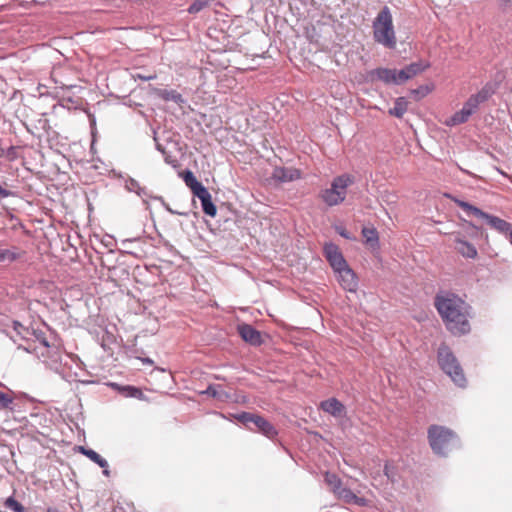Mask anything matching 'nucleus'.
<instances>
[{"instance_id": "obj_22", "label": "nucleus", "mask_w": 512, "mask_h": 512, "mask_svg": "<svg viewBox=\"0 0 512 512\" xmlns=\"http://www.w3.org/2000/svg\"><path fill=\"white\" fill-rule=\"evenodd\" d=\"M324 481L335 496L343 488L341 479L334 473L326 472Z\"/></svg>"}, {"instance_id": "obj_10", "label": "nucleus", "mask_w": 512, "mask_h": 512, "mask_svg": "<svg viewBox=\"0 0 512 512\" xmlns=\"http://www.w3.org/2000/svg\"><path fill=\"white\" fill-rule=\"evenodd\" d=\"M238 333L245 342L251 345H260L262 343L261 333L249 324L239 325Z\"/></svg>"}, {"instance_id": "obj_17", "label": "nucleus", "mask_w": 512, "mask_h": 512, "mask_svg": "<svg viewBox=\"0 0 512 512\" xmlns=\"http://www.w3.org/2000/svg\"><path fill=\"white\" fill-rule=\"evenodd\" d=\"M371 74L386 84L398 83L397 70L395 69L377 68Z\"/></svg>"}, {"instance_id": "obj_3", "label": "nucleus", "mask_w": 512, "mask_h": 512, "mask_svg": "<svg viewBox=\"0 0 512 512\" xmlns=\"http://www.w3.org/2000/svg\"><path fill=\"white\" fill-rule=\"evenodd\" d=\"M428 441L433 452L440 456H446L459 447L457 435L452 430L439 425H431L428 428Z\"/></svg>"}, {"instance_id": "obj_36", "label": "nucleus", "mask_w": 512, "mask_h": 512, "mask_svg": "<svg viewBox=\"0 0 512 512\" xmlns=\"http://www.w3.org/2000/svg\"><path fill=\"white\" fill-rule=\"evenodd\" d=\"M155 76H149L147 79H154Z\"/></svg>"}, {"instance_id": "obj_1", "label": "nucleus", "mask_w": 512, "mask_h": 512, "mask_svg": "<svg viewBox=\"0 0 512 512\" xmlns=\"http://www.w3.org/2000/svg\"><path fill=\"white\" fill-rule=\"evenodd\" d=\"M446 329L453 335H464L470 332L471 307L453 293L438 294L434 300Z\"/></svg>"}, {"instance_id": "obj_34", "label": "nucleus", "mask_w": 512, "mask_h": 512, "mask_svg": "<svg viewBox=\"0 0 512 512\" xmlns=\"http://www.w3.org/2000/svg\"><path fill=\"white\" fill-rule=\"evenodd\" d=\"M498 171H499V173H501L503 176H505V177H509V176L507 175V173H505L504 171H502V170H500V169H498Z\"/></svg>"}, {"instance_id": "obj_35", "label": "nucleus", "mask_w": 512, "mask_h": 512, "mask_svg": "<svg viewBox=\"0 0 512 512\" xmlns=\"http://www.w3.org/2000/svg\"><path fill=\"white\" fill-rule=\"evenodd\" d=\"M5 259V253H0V261Z\"/></svg>"}, {"instance_id": "obj_8", "label": "nucleus", "mask_w": 512, "mask_h": 512, "mask_svg": "<svg viewBox=\"0 0 512 512\" xmlns=\"http://www.w3.org/2000/svg\"><path fill=\"white\" fill-rule=\"evenodd\" d=\"M324 254L334 271L346 267L348 265L339 247L333 243L325 244Z\"/></svg>"}, {"instance_id": "obj_23", "label": "nucleus", "mask_w": 512, "mask_h": 512, "mask_svg": "<svg viewBox=\"0 0 512 512\" xmlns=\"http://www.w3.org/2000/svg\"><path fill=\"white\" fill-rule=\"evenodd\" d=\"M362 235L365 238L367 244L371 247H377L379 242L378 232L375 228L364 227L362 229Z\"/></svg>"}, {"instance_id": "obj_2", "label": "nucleus", "mask_w": 512, "mask_h": 512, "mask_svg": "<svg viewBox=\"0 0 512 512\" xmlns=\"http://www.w3.org/2000/svg\"><path fill=\"white\" fill-rule=\"evenodd\" d=\"M373 38L386 48L396 47L397 39L393 25V17L388 6H384L373 21Z\"/></svg>"}, {"instance_id": "obj_19", "label": "nucleus", "mask_w": 512, "mask_h": 512, "mask_svg": "<svg viewBox=\"0 0 512 512\" xmlns=\"http://www.w3.org/2000/svg\"><path fill=\"white\" fill-rule=\"evenodd\" d=\"M196 197L201 201L202 209L206 215L214 217L217 213L216 206L212 202V197L209 191L206 189L203 194H199Z\"/></svg>"}, {"instance_id": "obj_28", "label": "nucleus", "mask_w": 512, "mask_h": 512, "mask_svg": "<svg viewBox=\"0 0 512 512\" xmlns=\"http://www.w3.org/2000/svg\"><path fill=\"white\" fill-rule=\"evenodd\" d=\"M13 396L0 391V410L7 409L13 403Z\"/></svg>"}, {"instance_id": "obj_4", "label": "nucleus", "mask_w": 512, "mask_h": 512, "mask_svg": "<svg viewBox=\"0 0 512 512\" xmlns=\"http://www.w3.org/2000/svg\"><path fill=\"white\" fill-rule=\"evenodd\" d=\"M354 176L345 173L333 179L330 188L320 192L319 197L328 206H336L344 202L347 189L354 183Z\"/></svg>"}, {"instance_id": "obj_12", "label": "nucleus", "mask_w": 512, "mask_h": 512, "mask_svg": "<svg viewBox=\"0 0 512 512\" xmlns=\"http://www.w3.org/2000/svg\"><path fill=\"white\" fill-rule=\"evenodd\" d=\"M320 407L324 412L329 413L334 417L344 416L346 412L345 406L336 398H330L322 401Z\"/></svg>"}, {"instance_id": "obj_33", "label": "nucleus", "mask_w": 512, "mask_h": 512, "mask_svg": "<svg viewBox=\"0 0 512 512\" xmlns=\"http://www.w3.org/2000/svg\"><path fill=\"white\" fill-rule=\"evenodd\" d=\"M18 327H19V328H23V326H22L20 323H17V322H16V323H15V325H14V329H15V330H18Z\"/></svg>"}, {"instance_id": "obj_13", "label": "nucleus", "mask_w": 512, "mask_h": 512, "mask_svg": "<svg viewBox=\"0 0 512 512\" xmlns=\"http://www.w3.org/2000/svg\"><path fill=\"white\" fill-rule=\"evenodd\" d=\"M427 68V65H422L421 63H412L400 71H397L398 83L404 82L408 79L413 78L417 74L421 73Z\"/></svg>"}, {"instance_id": "obj_30", "label": "nucleus", "mask_w": 512, "mask_h": 512, "mask_svg": "<svg viewBox=\"0 0 512 512\" xmlns=\"http://www.w3.org/2000/svg\"><path fill=\"white\" fill-rule=\"evenodd\" d=\"M11 195V192L7 189L3 188L2 185H0V198H6Z\"/></svg>"}, {"instance_id": "obj_6", "label": "nucleus", "mask_w": 512, "mask_h": 512, "mask_svg": "<svg viewBox=\"0 0 512 512\" xmlns=\"http://www.w3.org/2000/svg\"><path fill=\"white\" fill-rule=\"evenodd\" d=\"M490 96L488 89H482L477 94L471 95L464 103L461 110L454 113L451 117L444 121L446 126L452 127L468 121L469 117L476 112L479 105L485 102Z\"/></svg>"}, {"instance_id": "obj_21", "label": "nucleus", "mask_w": 512, "mask_h": 512, "mask_svg": "<svg viewBox=\"0 0 512 512\" xmlns=\"http://www.w3.org/2000/svg\"><path fill=\"white\" fill-rule=\"evenodd\" d=\"M80 451L91 461L98 464L101 468H104V473L106 475L108 474V470L106 469L108 468V462L104 458H102L97 452H95L92 449H86L84 447H80Z\"/></svg>"}, {"instance_id": "obj_32", "label": "nucleus", "mask_w": 512, "mask_h": 512, "mask_svg": "<svg viewBox=\"0 0 512 512\" xmlns=\"http://www.w3.org/2000/svg\"><path fill=\"white\" fill-rule=\"evenodd\" d=\"M131 389L133 391V393H132L133 396H136L137 394L141 393V391L139 389H137V388H131Z\"/></svg>"}, {"instance_id": "obj_18", "label": "nucleus", "mask_w": 512, "mask_h": 512, "mask_svg": "<svg viewBox=\"0 0 512 512\" xmlns=\"http://www.w3.org/2000/svg\"><path fill=\"white\" fill-rule=\"evenodd\" d=\"M254 425L259 432L268 438H273L277 435L275 427L262 416L256 415Z\"/></svg>"}, {"instance_id": "obj_11", "label": "nucleus", "mask_w": 512, "mask_h": 512, "mask_svg": "<svg viewBox=\"0 0 512 512\" xmlns=\"http://www.w3.org/2000/svg\"><path fill=\"white\" fill-rule=\"evenodd\" d=\"M273 178L281 182H290L301 178L300 170L296 168L276 167Z\"/></svg>"}, {"instance_id": "obj_14", "label": "nucleus", "mask_w": 512, "mask_h": 512, "mask_svg": "<svg viewBox=\"0 0 512 512\" xmlns=\"http://www.w3.org/2000/svg\"><path fill=\"white\" fill-rule=\"evenodd\" d=\"M336 497L347 504H356L358 506H367L368 501L363 497H358L349 488L343 487L337 494Z\"/></svg>"}, {"instance_id": "obj_24", "label": "nucleus", "mask_w": 512, "mask_h": 512, "mask_svg": "<svg viewBox=\"0 0 512 512\" xmlns=\"http://www.w3.org/2000/svg\"><path fill=\"white\" fill-rule=\"evenodd\" d=\"M221 386L209 385L205 391H202L201 394L209 395L213 398H217L219 400H225L229 396L226 392L220 389Z\"/></svg>"}, {"instance_id": "obj_37", "label": "nucleus", "mask_w": 512, "mask_h": 512, "mask_svg": "<svg viewBox=\"0 0 512 512\" xmlns=\"http://www.w3.org/2000/svg\"><path fill=\"white\" fill-rule=\"evenodd\" d=\"M506 2H509L510 0H505Z\"/></svg>"}, {"instance_id": "obj_29", "label": "nucleus", "mask_w": 512, "mask_h": 512, "mask_svg": "<svg viewBox=\"0 0 512 512\" xmlns=\"http://www.w3.org/2000/svg\"><path fill=\"white\" fill-rule=\"evenodd\" d=\"M36 340L42 345L44 348H49V342L47 341L44 333L42 331H34L33 332Z\"/></svg>"}, {"instance_id": "obj_31", "label": "nucleus", "mask_w": 512, "mask_h": 512, "mask_svg": "<svg viewBox=\"0 0 512 512\" xmlns=\"http://www.w3.org/2000/svg\"><path fill=\"white\" fill-rule=\"evenodd\" d=\"M337 232L344 238H350L345 228L338 227Z\"/></svg>"}, {"instance_id": "obj_5", "label": "nucleus", "mask_w": 512, "mask_h": 512, "mask_svg": "<svg viewBox=\"0 0 512 512\" xmlns=\"http://www.w3.org/2000/svg\"><path fill=\"white\" fill-rule=\"evenodd\" d=\"M438 363L456 385L459 387L465 386L466 378L463 369L449 347L444 344L438 349Z\"/></svg>"}, {"instance_id": "obj_9", "label": "nucleus", "mask_w": 512, "mask_h": 512, "mask_svg": "<svg viewBox=\"0 0 512 512\" xmlns=\"http://www.w3.org/2000/svg\"><path fill=\"white\" fill-rule=\"evenodd\" d=\"M334 272L338 275V281L343 289L350 292H354L356 290L358 284L357 277L348 265Z\"/></svg>"}, {"instance_id": "obj_26", "label": "nucleus", "mask_w": 512, "mask_h": 512, "mask_svg": "<svg viewBox=\"0 0 512 512\" xmlns=\"http://www.w3.org/2000/svg\"><path fill=\"white\" fill-rule=\"evenodd\" d=\"M4 505L6 508L12 510L13 512H26L24 506L20 502H18L14 497H8L5 500Z\"/></svg>"}, {"instance_id": "obj_7", "label": "nucleus", "mask_w": 512, "mask_h": 512, "mask_svg": "<svg viewBox=\"0 0 512 512\" xmlns=\"http://www.w3.org/2000/svg\"><path fill=\"white\" fill-rule=\"evenodd\" d=\"M457 205L463 209L467 214L473 215L477 218H481L486 220L487 224L494 230L499 233L505 234L507 236L512 232V224L493 215L483 212L479 208L465 202V201H456Z\"/></svg>"}, {"instance_id": "obj_27", "label": "nucleus", "mask_w": 512, "mask_h": 512, "mask_svg": "<svg viewBox=\"0 0 512 512\" xmlns=\"http://www.w3.org/2000/svg\"><path fill=\"white\" fill-rule=\"evenodd\" d=\"M256 414L248 413V412H242L235 416V418L240 421L241 423L248 426L249 424H254Z\"/></svg>"}, {"instance_id": "obj_15", "label": "nucleus", "mask_w": 512, "mask_h": 512, "mask_svg": "<svg viewBox=\"0 0 512 512\" xmlns=\"http://www.w3.org/2000/svg\"><path fill=\"white\" fill-rule=\"evenodd\" d=\"M455 249L466 258L474 259L478 255L477 249L473 244L459 237L455 239Z\"/></svg>"}, {"instance_id": "obj_16", "label": "nucleus", "mask_w": 512, "mask_h": 512, "mask_svg": "<svg viewBox=\"0 0 512 512\" xmlns=\"http://www.w3.org/2000/svg\"><path fill=\"white\" fill-rule=\"evenodd\" d=\"M182 178L185 182V184L191 189L194 196L199 195L200 193L203 194V191L206 190V188L200 183L196 177L194 176L193 172L190 170L184 171L182 173Z\"/></svg>"}, {"instance_id": "obj_25", "label": "nucleus", "mask_w": 512, "mask_h": 512, "mask_svg": "<svg viewBox=\"0 0 512 512\" xmlns=\"http://www.w3.org/2000/svg\"><path fill=\"white\" fill-rule=\"evenodd\" d=\"M433 90V84H426L418 87L417 89L411 90V95L414 97L416 101H419L422 98L426 97L428 94H430Z\"/></svg>"}, {"instance_id": "obj_20", "label": "nucleus", "mask_w": 512, "mask_h": 512, "mask_svg": "<svg viewBox=\"0 0 512 512\" xmlns=\"http://www.w3.org/2000/svg\"><path fill=\"white\" fill-rule=\"evenodd\" d=\"M408 104L409 102L405 97H398L394 102V107L389 109V115L396 118H402L408 110Z\"/></svg>"}]
</instances>
